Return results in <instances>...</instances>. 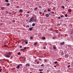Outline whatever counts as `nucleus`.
Wrapping results in <instances>:
<instances>
[{"label": "nucleus", "instance_id": "nucleus-1", "mask_svg": "<svg viewBox=\"0 0 73 73\" xmlns=\"http://www.w3.org/2000/svg\"><path fill=\"white\" fill-rule=\"evenodd\" d=\"M11 55V54L9 53H7L5 54V56H6V57H7V58H9Z\"/></svg>", "mask_w": 73, "mask_h": 73}, {"label": "nucleus", "instance_id": "nucleus-2", "mask_svg": "<svg viewBox=\"0 0 73 73\" xmlns=\"http://www.w3.org/2000/svg\"><path fill=\"white\" fill-rule=\"evenodd\" d=\"M33 17H32L31 19H30V20L29 21V23H32L33 21Z\"/></svg>", "mask_w": 73, "mask_h": 73}, {"label": "nucleus", "instance_id": "nucleus-3", "mask_svg": "<svg viewBox=\"0 0 73 73\" xmlns=\"http://www.w3.org/2000/svg\"><path fill=\"white\" fill-rule=\"evenodd\" d=\"M64 44H65V42H60V45H64Z\"/></svg>", "mask_w": 73, "mask_h": 73}, {"label": "nucleus", "instance_id": "nucleus-4", "mask_svg": "<svg viewBox=\"0 0 73 73\" xmlns=\"http://www.w3.org/2000/svg\"><path fill=\"white\" fill-rule=\"evenodd\" d=\"M23 12V11L22 9H20V11H19V13H22Z\"/></svg>", "mask_w": 73, "mask_h": 73}, {"label": "nucleus", "instance_id": "nucleus-5", "mask_svg": "<svg viewBox=\"0 0 73 73\" xmlns=\"http://www.w3.org/2000/svg\"><path fill=\"white\" fill-rule=\"evenodd\" d=\"M33 27H32L30 28H29V30L30 31H32V29H33Z\"/></svg>", "mask_w": 73, "mask_h": 73}, {"label": "nucleus", "instance_id": "nucleus-6", "mask_svg": "<svg viewBox=\"0 0 73 73\" xmlns=\"http://www.w3.org/2000/svg\"><path fill=\"white\" fill-rule=\"evenodd\" d=\"M25 42V44H28V40H25L24 41Z\"/></svg>", "mask_w": 73, "mask_h": 73}, {"label": "nucleus", "instance_id": "nucleus-7", "mask_svg": "<svg viewBox=\"0 0 73 73\" xmlns=\"http://www.w3.org/2000/svg\"><path fill=\"white\" fill-rule=\"evenodd\" d=\"M69 26V27H70V28H72V25L71 24H70Z\"/></svg>", "mask_w": 73, "mask_h": 73}, {"label": "nucleus", "instance_id": "nucleus-8", "mask_svg": "<svg viewBox=\"0 0 73 73\" xmlns=\"http://www.w3.org/2000/svg\"><path fill=\"white\" fill-rule=\"evenodd\" d=\"M26 66H30V64H29L27 63L26 64Z\"/></svg>", "mask_w": 73, "mask_h": 73}, {"label": "nucleus", "instance_id": "nucleus-9", "mask_svg": "<svg viewBox=\"0 0 73 73\" xmlns=\"http://www.w3.org/2000/svg\"><path fill=\"white\" fill-rule=\"evenodd\" d=\"M56 36H55L54 37H52V39H53V40H54V39H56Z\"/></svg>", "mask_w": 73, "mask_h": 73}, {"label": "nucleus", "instance_id": "nucleus-10", "mask_svg": "<svg viewBox=\"0 0 73 73\" xmlns=\"http://www.w3.org/2000/svg\"><path fill=\"white\" fill-rule=\"evenodd\" d=\"M17 69H19L20 68V65H18L16 67Z\"/></svg>", "mask_w": 73, "mask_h": 73}, {"label": "nucleus", "instance_id": "nucleus-11", "mask_svg": "<svg viewBox=\"0 0 73 73\" xmlns=\"http://www.w3.org/2000/svg\"><path fill=\"white\" fill-rule=\"evenodd\" d=\"M42 39L43 40H45V39H46V38L45 37H43L42 38Z\"/></svg>", "mask_w": 73, "mask_h": 73}, {"label": "nucleus", "instance_id": "nucleus-12", "mask_svg": "<svg viewBox=\"0 0 73 73\" xmlns=\"http://www.w3.org/2000/svg\"><path fill=\"white\" fill-rule=\"evenodd\" d=\"M37 44V42H35L34 44V46H36Z\"/></svg>", "mask_w": 73, "mask_h": 73}, {"label": "nucleus", "instance_id": "nucleus-13", "mask_svg": "<svg viewBox=\"0 0 73 73\" xmlns=\"http://www.w3.org/2000/svg\"><path fill=\"white\" fill-rule=\"evenodd\" d=\"M46 17H49V15L46 14Z\"/></svg>", "mask_w": 73, "mask_h": 73}, {"label": "nucleus", "instance_id": "nucleus-14", "mask_svg": "<svg viewBox=\"0 0 73 73\" xmlns=\"http://www.w3.org/2000/svg\"><path fill=\"white\" fill-rule=\"evenodd\" d=\"M1 9H2V10H4V8H5V7H1Z\"/></svg>", "mask_w": 73, "mask_h": 73}, {"label": "nucleus", "instance_id": "nucleus-15", "mask_svg": "<svg viewBox=\"0 0 73 73\" xmlns=\"http://www.w3.org/2000/svg\"><path fill=\"white\" fill-rule=\"evenodd\" d=\"M53 48L54 49V50L56 49V46H54L53 47Z\"/></svg>", "mask_w": 73, "mask_h": 73}, {"label": "nucleus", "instance_id": "nucleus-16", "mask_svg": "<svg viewBox=\"0 0 73 73\" xmlns=\"http://www.w3.org/2000/svg\"><path fill=\"white\" fill-rule=\"evenodd\" d=\"M32 26H33V27H34V26H35V24L34 23H33V24H32Z\"/></svg>", "mask_w": 73, "mask_h": 73}, {"label": "nucleus", "instance_id": "nucleus-17", "mask_svg": "<svg viewBox=\"0 0 73 73\" xmlns=\"http://www.w3.org/2000/svg\"><path fill=\"white\" fill-rule=\"evenodd\" d=\"M37 9H38V8L37 7H36L35 8H34V10L35 11H36V10Z\"/></svg>", "mask_w": 73, "mask_h": 73}, {"label": "nucleus", "instance_id": "nucleus-18", "mask_svg": "<svg viewBox=\"0 0 73 73\" xmlns=\"http://www.w3.org/2000/svg\"><path fill=\"white\" fill-rule=\"evenodd\" d=\"M17 54L18 55H20L21 54V52H19L17 53Z\"/></svg>", "mask_w": 73, "mask_h": 73}, {"label": "nucleus", "instance_id": "nucleus-19", "mask_svg": "<svg viewBox=\"0 0 73 73\" xmlns=\"http://www.w3.org/2000/svg\"><path fill=\"white\" fill-rule=\"evenodd\" d=\"M9 5H10V3H8L7 4V6H9Z\"/></svg>", "mask_w": 73, "mask_h": 73}, {"label": "nucleus", "instance_id": "nucleus-20", "mask_svg": "<svg viewBox=\"0 0 73 73\" xmlns=\"http://www.w3.org/2000/svg\"><path fill=\"white\" fill-rule=\"evenodd\" d=\"M39 70L40 72H41V71H42V70H43V69H42L41 70L40 69H39Z\"/></svg>", "mask_w": 73, "mask_h": 73}, {"label": "nucleus", "instance_id": "nucleus-21", "mask_svg": "<svg viewBox=\"0 0 73 73\" xmlns=\"http://www.w3.org/2000/svg\"><path fill=\"white\" fill-rule=\"evenodd\" d=\"M27 13H28V14H29L30 13V11H29L26 12Z\"/></svg>", "mask_w": 73, "mask_h": 73}, {"label": "nucleus", "instance_id": "nucleus-22", "mask_svg": "<svg viewBox=\"0 0 73 73\" xmlns=\"http://www.w3.org/2000/svg\"><path fill=\"white\" fill-rule=\"evenodd\" d=\"M65 17H68V14H66L65 15Z\"/></svg>", "mask_w": 73, "mask_h": 73}, {"label": "nucleus", "instance_id": "nucleus-23", "mask_svg": "<svg viewBox=\"0 0 73 73\" xmlns=\"http://www.w3.org/2000/svg\"><path fill=\"white\" fill-rule=\"evenodd\" d=\"M29 14H27L26 15V16L27 17H29Z\"/></svg>", "mask_w": 73, "mask_h": 73}, {"label": "nucleus", "instance_id": "nucleus-24", "mask_svg": "<svg viewBox=\"0 0 73 73\" xmlns=\"http://www.w3.org/2000/svg\"><path fill=\"white\" fill-rule=\"evenodd\" d=\"M68 12H72V10H71V9H70L68 10Z\"/></svg>", "mask_w": 73, "mask_h": 73}, {"label": "nucleus", "instance_id": "nucleus-25", "mask_svg": "<svg viewBox=\"0 0 73 73\" xmlns=\"http://www.w3.org/2000/svg\"><path fill=\"white\" fill-rule=\"evenodd\" d=\"M21 51H23V50H24V49L23 48V49H21Z\"/></svg>", "mask_w": 73, "mask_h": 73}, {"label": "nucleus", "instance_id": "nucleus-26", "mask_svg": "<svg viewBox=\"0 0 73 73\" xmlns=\"http://www.w3.org/2000/svg\"><path fill=\"white\" fill-rule=\"evenodd\" d=\"M62 8H63V9H64V8H65V7H64V6H62Z\"/></svg>", "mask_w": 73, "mask_h": 73}, {"label": "nucleus", "instance_id": "nucleus-27", "mask_svg": "<svg viewBox=\"0 0 73 73\" xmlns=\"http://www.w3.org/2000/svg\"><path fill=\"white\" fill-rule=\"evenodd\" d=\"M44 62H46L47 61V60H46V59H44Z\"/></svg>", "mask_w": 73, "mask_h": 73}, {"label": "nucleus", "instance_id": "nucleus-28", "mask_svg": "<svg viewBox=\"0 0 73 73\" xmlns=\"http://www.w3.org/2000/svg\"><path fill=\"white\" fill-rule=\"evenodd\" d=\"M60 17L62 18H63V17H64V16L63 15H62L60 16Z\"/></svg>", "mask_w": 73, "mask_h": 73}, {"label": "nucleus", "instance_id": "nucleus-29", "mask_svg": "<svg viewBox=\"0 0 73 73\" xmlns=\"http://www.w3.org/2000/svg\"><path fill=\"white\" fill-rule=\"evenodd\" d=\"M48 12H50L51 11V10H50V9H48Z\"/></svg>", "mask_w": 73, "mask_h": 73}, {"label": "nucleus", "instance_id": "nucleus-30", "mask_svg": "<svg viewBox=\"0 0 73 73\" xmlns=\"http://www.w3.org/2000/svg\"><path fill=\"white\" fill-rule=\"evenodd\" d=\"M54 63L55 64H57V61H56Z\"/></svg>", "mask_w": 73, "mask_h": 73}, {"label": "nucleus", "instance_id": "nucleus-31", "mask_svg": "<svg viewBox=\"0 0 73 73\" xmlns=\"http://www.w3.org/2000/svg\"><path fill=\"white\" fill-rule=\"evenodd\" d=\"M5 1L7 2H9L8 0H5Z\"/></svg>", "mask_w": 73, "mask_h": 73}, {"label": "nucleus", "instance_id": "nucleus-32", "mask_svg": "<svg viewBox=\"0 0 73 73\" xmlns=\"http://www.w3.org/2000/svg\"><path fill=\"white\" fill-rule=\"evenodd\" d=\"M52 30H53V29L52 28H50V31H52Z\"/></svg>", "mask_w": 73, "mask_h": 73}, {"label": "nucleus", "instance_id": "nucleus-33", "mask_svg": "<svg viewBox=\"0 0 73 73\" xmlns=\"http://www.w3.org/2000/svg\"><path fill=\"white\" fill-rule=\"evenodd\" d=\"M62 54H61V55L62 56H63V55H64V52H62Z\"/></svg>", "mask_w": 73, "mask_h": 73}, {"label": "nucleus", "instance_id": "nucleus-34", "mask_svg": "<svg viewBox=\"0 0 73 73\" xmlns=\"http://www.w3.org/2000/svg\"><path fill=\"white\" fill-rule=\"evenodd\" d=\"M30 38L31 39H33V36H31L30 37Z\"/></svg>", "mask_w": 73, "mask_h": 73}, {"label": "nucleus", "instance_id": "nucleus-35", "mask_svg": "<svg viewBox=\"0 0 73 73\" xmlns=\"http://www.w3.org/2000/svg\"><path fill=\"white\" fill-rule=\"evenodd\" d=\"M20 48H22V46H20Z\"/></svg>", "mask_w": 73, "mask_h": 73}, {"label": "nucleus", "instance_id": "nucleus-36", "mask_svg": "<svg viewBox=\"0 0 73 73\" xmlns=\"http://www.w3.org/2000/svg\"><path fill=\"white\" fill-rule=\"evenodd\" d=\"M34 16H35V19H37V17H36V15H34Z\"/></svg>", "mask_w": 73, "mask_h": 73}, {"label": "nucleus", "instance_id": "nucleus-37", "mask_svg": "<svg viewBox=\"0 0 73 73\" xmlns=\"http://www.w3.org/2000/svg\"><path fill=\"white\" fill-rule=\"evenodd\" d=\"M12 22H13V23H15V20H13Z\"/></svg>", "mask_w": 73, "mask_h": 73}, {"label": "nucleus", "instance_id": "nucleus-38", "mask_svg": "<svg viewBox=\"0 0 73 73\" xmlns=\"http://www.w3.org/2000/svg\"><path fill=\"white\" fill-rule=\"evenodd\" d=\"M45 48H46V47L45 46L44 47V48H43L44 49H45Z\"/></svg>", "mask_w": 73, "mask_h": 73}, {"label": "nucleus", "instance_id": "nucleus-39", "mask_svg": "<svg viewBox=\"0 0 73 73\" xmlns=\"http://www.w3.org/2000/svg\"><path fill=\"white\" fill-rule=\"evenodd\" d=\"M6 13H9L8 12V11H6Z\"/></svg>", "mask_w": 73, "mask_h": 73}, {"label": "nucleus", "instance_id": "nucleus-40", "mask_svg": "<svg viewBox=\"0 0 73 73\" xmlns=\"http://www.w3.org/2000/svg\"><path fill=\"white\" fill-rule=\"evenodd\" d=\"M27 28H29V25H27Z\"/></svg>", "mask_w": 73, "mask_h": 73}, {"label": "nucleus", "instance_id": "nucleus-41", "mask_svg": "<svg viewBox=\"0 0 73 73\" xmlns=\"http://www.w3.org/2000/svg\"><path fill=\"white\" fill-rule=\"evenodd\" d=\"M19 65V66L21 65V66H22L23 65V64H20V65Z\"/></svg>", "mask_w": 73, "mask_h": 73}, {"label": "nucleus", "instance_id": "nucleus-42", "mask_svg": "<svg viewBox=\"0 0 73 73\" xmlns=\"http://www.w3.org/2000/svg\"><path fill=\"white\" fill-rule=\"evenodd\" d=\"M39 63H40V62H39V61H38L37 62V64H39Z\"/></svg>", "mask_w": 73, "mask_h": 73}, {"label": "nucleus", "instance_id": "nucleus-43", "mask_svg": "<svg viewBox=\"0 0 73 73\" xmlns=\"http://www.w3.org/2000/svg\"><path fill=\"white\" fill-rule=\"evenodd\" d=\"M2 70V69H0V72H1V70Z\"/></svg>", "mask_w": 73, "mask_h": 73}, {"label": "nucleus", "instance_id": "nucleus-44", "mask_svg": "<svg viewBox=\"0 0 73 73\" xmlns=\"http://www.w3.org/2000/svg\"><path fill=\"white\" fill-rule=\"evenodd\" d=\"M70 65H69L68 66V68H69V67H70Z\"/></svg>", "mask_w": 73, "mask_h": 73}, {"label": "nucleus", "instance_id": "nucleus-45", "mask_svg": "<svg viewBox=\"0 0 73 73\" xmlns=\"http://www.w3.org/2000/svg\"><path fill=\"white\" fill-rule=\"evenodd\" d=\"M39 13L40 14H42V12H39Z\"/></svg>", "mask_w": 73, "mask_h": 73}, {"label": "nucleus", "instance_id": "nucleus-46", "mask_svg": "<svg viewBox=\"0 0 73 73\" xmlns=\"http://www.w3.org/2000/svg\"><path fill=\"white\" fill-rule=\"evenodd\" d=\"M44 64H42L41 65V66H44Z\"/></svg>", "mask_w": 73, "mask_h": 73}, {"label": "nucleus", "instance_id": "nucleus-47", "mask_svg": "<svg viewBox=\"0 0 73 73\" xmlns=\"http://www.w3.org/2000/svg\"><path fill=\"white\" fill-rule=\"evenodd\" d=\"M24 49H27V48L26 47H24Z\"/></svg>", "mask_w": 73, "mask_h": 73}, {"label": "nucleus", "instance_id": "nucleus-48", "mask_svg": "<svg viewBox=\"0 0 73 73\" xmlns=\"http://www.w3.org/2000/svg\"><path fill=\"white\" fill-rule=\"evenodd\" d=\"M46 12V10H45L44 11V12L45 13V12Z\"/></svg>", "mask_w": 73, "mask_h": 73}, {"label": "nucleus", "instance_id": "nucleus-49", "mask_svg": "<svg viewBox=\"0 0 73 73\" xmlns=\"http://www.w3.org/2000/svg\"><path fill=\"white\" fill-rule=\"evenodd\" d=\"M58 19H61V17H58Z\"/></svg>", "mask_w": 73, "mask_h": 73}, {"label": "nucleus", "instance_id": "nucleus-50", "mask_svg": "<svg viewBox=\"0 0 73 73\" xmlns=\"http://www.w3.org/2000/svg\"><path fill=\"white\" fill-rule=\"evenodd\" d=\"M39 8L40 9H41V7L40 6H39Z\"/></svg>", "mask_w": 73, "mask_h": 73}, {"label": "nucleus", "instance_id": "nucleus-51", "mask_svg": "<svg viewBox=\"0 0 73 73\" xmlns=\"http://www.w3.org/2000/svg\"><path fill=\"white\" fill-rule=\"evenodd\" d=\"M56 33H58V32L56 31Z\"/></svg>", "mask_w": 73, "mask_h": 73}, {"label": "nucleus", "instance_id": "nucleus-52", "mask_svg": "<svg viewBox=\"0 0 73 73\" xmlns=\"http://www.w3.org/2000/svg\"><path fill=\"white\" fill-rule=\"evenodd\" d=\"M72 33H73V32H71L70 33V35H71V34H72Z\"/></svg>", "mask_w": 73, "mask_h": 73}, {"label": "nucleus", "instance_id": "nucleus-53", "mask_svg": "<svg viewBox=\"0 0 73 73\" xmlns=\"http://www.w3.org/2000/svg\"><path fill=\"white\" fill-rule=\"evenodd\" d=\"M58 25L60 26V24L58 23Z\"/></svg>", "mask_w": 73, "mask_h": 73}, {"label": "nucleus", "instance_id": "nucleus-54", "mask_svg": "<svg viewBox=\"0 0 73 73\" xmlns=\"http://www.w3.org/2000/svg\"><path fill=\"white\" fill-rule=\"evenodd\" d=\"M17 8H19V7L18 6H17Z\"/></svg>", "mask_w": 73, "mask_h": 73}, {"label": "nucleus", "instance_id": "nucleus-55", "mask_svg": "<svg viewBox=\"0 0 73 73\" xmlns=\"http://www.w3.org/2000/svg\"><path fill=\"white\" fill-rule=\"evenodd\" d=\"M34 21H35V22H36V20H34Z\"/></svg>", "mask_w": 73, "mask_h": 73}, {"label": "nucleus", "instance_id": "nucleus-56", "mask_svg": "<svg viewBox=\"0 0 73 73\" xmlns=\"http://www.w3.org/2000/svg\"><path fill=\"white\" fill-rule=\"evenodd\" d=\"M49 15H51V14H50V13H49Z\"/></svg>", "mask_w": 73, "mask_h": 73}, {"label": "nucleus", "instance_id": "nucleus-57", "mask_svg": "<svg viewBox=\"0 0 73 73\" xmlns=\"http://www.w3.org/2000/svg\"><path fill=\"white\" fill-rule=\"evenodd\" d=\"M39 73H43L42 72H40Z\"/></svg>", "mask_w": 73, "mask_h": 73}, {"label": "nucleus", "instance_id": "nucleus-58", "mask_svg": "<svg viewBox=\"0 0 73 73\" xmlns=\"http://www.w3.org/2000/svg\"><path fill=\"white\" fill-rule=\"evenodd\" d=\"M54 67L56 68V66H54Z\"/></svg>", "mask_w": 73, "mask_h": 73}, {"label": "nucleus", "instance_id": "nucleus-59", "mask_svg": "<svg viewBox=\"0 0 73 73\" xmlns=\"http://www.w3.org/2000/svg\"><path fill=\"white\" fill-rule=\"evenodd\" d=\"M1 25H3V23H1Z\"/></svg>", "mask_w": 73, "mask_h": 73}, {"label": "nucleus", "instance_id": "nucleus-60", "mask_svg": "<svg viewBox=\"0 0 73 73\" xmlns=\"http://www.w3.org/2000/svg\"><path fill=\"white\" fill-rule=\"evenodd\" d=\"M66 1H68V0H66Z\"/></svg>", "mask_w": 73, "mask_h": 73}, {"label": "nucleus", "instance_id": "nucleus-61", "mask_svg": "<svg viewBox=\"0 0 73 73\" xmlns=\"http://www.w3.org/2000/svg\"><path fill=\"white\" fill-rule=\"evenodd\" d=\"M39 57L41 58V56H39Z\"/></svg>", "mask_w": 73, "mask_h": 73}, {"label": "nucleus", "instance_id": "nucleus-62", "mask_svg": "<svg viewBox=\"0 0 73 73\" xmlns=\"http://www.w3.org/2000/svg\"><path fill=\"white\" fill-rule=\"evenodd\" d=\"M32 22H34V21H32Z\"/></svg>", "mask_w": 73, "mask_h": 73}, {"label": "nucleus", "instance_id": "nucleus-63", "mask_svg": "<svg viewBox=\"0 0 73 73\" xmlns=\"http://www.w3.org/2000/svg\"><path fill=\"white\" fill-rule=\"evenodd\" d=\"M26 21H28V20H27Z\"/></svg>", "mask_w": 73, "mask_h": 73}, {"label": "nucleus", "instance_id": "nucleus-64", "mask_svg": "<svg viewBox=\"0 0 73 73\" xmlns=\"http://www.w3.org/2000/svg\"><path fill=\"white\" fill-rule=\"evenodd\" d=\"M7 45H5V46H6Z\"/></svg>", "mask_w": 73, "mask_h": 73}]
</instances>
